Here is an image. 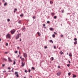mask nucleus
Here are the masks:
<instances>
[{
	"mask_svg": "<svg viewBox=\"0 0 78 78\" xmlns=\"http://www.w3.org/2000/svg\"><path fill=\"white\" fill-rule=\"evenodd\" d=\"M52 42V44L53 43V41H52V40H50V42Z\"/></svg>",
	"mask_w": 78,
	"mask_h": 78,
	"instance_id": "16",
	"label": "nucleus"
},
{
	"mask_svg": "<svg viewBox=\"0 0 78 78\" xmlns=\"http://www.w3.org/2000/svg\"><path fill=\"white\" fill-rule=\"evenodd\" d=\"M68 62H69V64H70V63H71L70 61L68 60Z\"/></svg>",
	"mask_w": 78,
	"mask_h": 78,
	"instance_id": "39",
	"label": "nucleus"
},
{
	"mask_svg": "<svg viewBox=\"0 0 78 78\" xmlns=\"http://www.w3.org/2000/svg\"><path fill=\"white\" fill-rule=\"evenodd\" d=\"M54 48L55 49H56V46H54Z\"/></svg>",
	"mask_w": 78,
	"mask_h": 78,
	"instance_id": "32",
	"label": "nucleus"
},
{
	"mask_svg": "<svg viewBox=\"0 0 78 78\" xmlns=\"http://www.w3.org/2000/svg\"><path fill=\"white\" fill-rule=\"evenodd\" d=\"M7 21H8V22H10V20L9 19H7Z\"/></svg>",
	"mask_w": 78,
	"mask_h": 78,
	"instance_id": "30",
	"label": "nucleus"
},
{
	"mask_svg": "<svg viewBox=\"0 0 78 78\" xmlns=\"http://www.w3.org/2000/svg\"><path fill=\"white\" fill-rule=\"evenodd\" d=\"M57 17L56 16H55L54 17V19H56V18Z\"/></svg>",
	"mask_w": 78,
	"mask_h": 78,
	"instance_id": "26",
	"label": "nucleus"
},
{
	"mask_svg": "<svg viewBox=\"0 0 78 78\" xmlns=\"http://www.w3.org/2000/svg\"><path fill=\"white\" fill-rule=\"evenodd\" d=\"M47 23H50V21H47Z\"/></svg>",
	"mask_w": 78,
	"mask_h": 78,
	"instance_id": "35",
	"label": "nucleus"
},
{
	"mask_svg": "<svg viewBox=\"0 0 78 78\" xmlns=\"http://www.w3.org/2000/svg\"><path fill=\"white\" fill-rule=\"evenodd\" d=\"M27 54L26 53H24V57L26 58L27 57Z\"/></svg>",
	"mask_w": 78,
	"mask_h": 78,
	"instance_id": "11",
	"label": "nucleus"
},
{
	"mask_svg": "<svg viewBox=\"0 0 78 78\" xmlns=\"http://www.w3.org/2000/svg\"><path fill=\"white\" fill-rule=\"evenodd\" d=\"M16 32V30L13 29V30H12L11 31V34H14V33Z\"/></svg>",
	"mask_w": 78,
	"mask_h": 78,
	"instance_id": "3",
	"label": "nucleus"
},
{
	"mask_svg": "<svg viewBox=\"0 0 78 78\" xmlns=\"http://www.w3.org/2000/svg\"><path fill=\"white\" fill-rule=\"evenodd\" d=\"M61 37H63V35H62L61 36Z\"/></svg>",
	"mask_w": 78,
	"mask_h": 78,
	"instance_id": "47",
	"label": "nucleus"
},
{
	"mask_svg": "<svg viewBox=\"0 0 78 78\" xmlns=\"http://www.w3.org/2000/svg\"><path fill=\"white\" fill-rule=\"evenodd\" d=\"M5 66V64H2V67H4Z\"/></svg>",
	"mask_w": 78,
	"mask_h": 78,
	"instance_id": "40",
	"label": "nucleus"
},
{
	"mask_svg": "<svg viewBox=\"0 0 78 78\" xmlns=\"http://www.w3.org/2000/svg\"><path fill=\"white\" fill-rule=\"evenodd\" d=\"M19 56H20V55H18V58H19Z\"/></svg>",
	"mask_w": 78,
	"mask_h": 78,
	"instance_id": "58",
	"label": "nucleus"
},
{
	"mask_svg": "<svg viewBox=\"0 0 78 78\" xmlns=\"http://www.w3.org/2000/svg\"><path fill=\"white\" fill-rule=\"evenodd\" d=\"M8 69H9V70H10V69H11V68H10V67H9L8 68Z\"/></svg>",
	"mask_w": 78,
	"mask_h": 78,
	"instance_id": "44",
	"label": "nucleus"
},
{
	"mask_svg": "<svg viewBox=\"0 0 78 78\" xmlns=\"http://www.w3.org/2000/svg\"><path fill=\"white\" fill-rule=\"evenodd\" d=\"M60 53L61 55H62V54H64V53L62 52V51H60Z\"/></svg>",
	"mask_w": 78,
	"mask_h": 78,
	"instance_id": "18",
	"label": "nucleus"
},
{
	"mask_svg": "<svg viewBox=\"0 0 78 78\" xmlns=\"http://www.w3.org/2000/svg\"><path fill=\"white\" fill-rule=\"evenodd\" d=\"M44 28H46V27H44Z\"/></svg>",
	"mask_w": 78,
	"mask_h": 78,
	"instance_id": "60",
	"label": "nucleus"
},
{
	"mask_svg": "<svg viewBox=\"0 0 78 78\" xmlns=\"http://www.w3.org/2000/svg\"><path fill=\"white\" fill-rule=\"evenodd\" d=\"M18 73L17 72H15V75H16L17 77H19V74H18Z\"/></svg>",
	"mask_w": 78,
	"mask_h": 78,
	"instance_id": "4",
	"label": "nucleus"
},
{
	"mask_svg": "<svg viewBox=\"0 0 78 78\" xmlns=\"http://www.w3.org/2000/svg\"><path fill=\"white\" fill-rule=\"evenodd\" d=\"M74 45H76L77 44V41H76L75 42H74Z\"/></svg>",
	"mask_w": 78,
	"mask_h": 78,
	"instance_id": "8",
	"label": "nucleus"
},
{
	"mask_svg": "<svg viewBox=\"0 0 78 78\" xmlns=\"http://www.w3.org/2000/svg\"><path fill=\"white\" fill-rule=\"evenodd\" d=\"M6 38H8L9 39H11V35L9 34H7L6 35Z\"/></svg>",
	"mask_w": 78,
	"mask_h": 78,
	"instance_id": "2",
	"label": "nucleus"
},
{
	"mask_svg": "<svg viewBox=\"0 0 78 78\" xmlns=\"http://www.w3.org/2000/svg\"><path fill=\"white\" fill-rule=\"evenodd\" d=\"M69 56H70V57L72 56V55H71L70 54H69Z\"/></svg>",
	"mask_w": 78,
	"mask_h": 78,
	"instance_id": "20",
	"label": "nucleus"
},
{
	"mask_svg": "<svg viewBox=\"0 0 78 78\" xmlns=\"http://www.w3.org/2000/svg\"><path fill=\"white\" fill-rule=\"evenodd\" d=\"M20 59H22V57H20Z\"/></svg>",
	"mask_w": 78,
	"mask_h": 78,
	"instance_id": "55",
	"label": "nucleus"
},
{
	"mask_svg": "<svg viewBox=\"0 0 78 78\" xmlns=\"http://www.w3.org/2000/svg\"><path fill=\"white\" fill-rule=\"evenodd\" d=\"M2 5V3L1 2H0V6Z\"/></svg>",
	"mask_w": 78,
	"mask_h": 78,
	"instance_id": "53",
	"label": "nucleus"
},
{
	"mask_svg": "<svg viewBox=\"0 0 78 78\" xmlns=\"http://www.w3.org/2000/svg\"><path fill=\"white\" fill-rule=\"evenodd\" d=\"M17 49H19V48H20V47H17Z\"/></svg>",
	"mask_w": 78,
	"mask_h": 78,
	"instance_id": "43",
	"label": "nucleus"
},
{
	"mask_svg": "<svg viewBox=\"0 0 78 78\" xmlns=\"http://www.w3.org/2000/svg\"><path fill=\"white\" fill-rule=\"evenodd\" d=\"M6 72V71H3V73H5Z\"/></svg>",
	"mask_w": 78,
	"mask_h": 78,
	"instance_id": "50",
	"label": "nucleus"
},
{
	"mask_svg": "<svg viewBox=\"0 0 78 78\" xmlns=\"http://www.w3.org/2000/svg\"><path fill=\"white\" fill-rule=\"evenodd\" d=\"M67 15H68V14H70V13H68L67 14Z\"/></svg>",
	"mask_w": 78,
	"mask_h": 78,
	"instance_id": "49",
	"label": "nucleus"
},
{
	"mask_svg": "<svg viewBox=\"0 0 78 78\" xmlns=\"http://www.w3.org/2000/svg\"><path fill=\"white\" fill-rule=\"evenodd\" d=\"M67 67H70V64H68L67 65Z\"/></svg>",
	"mask_w": 78,
	"mask_h": 78,
	"instance_id": "29",
	"label": "nucleus"
},
{
	"mask_svg": "<svg viewBox=\"0 0 78 78\" xmlns=\"http://www.w3.org/2000/svg\"><path fill=\"white\" fill-rule=\"evenodd\" d=\"M37 34H38V36H41V33L39 32H37Z\"/></svg>",
	"mask_w": 78,
	"mask_h": 78,
	"instance_id": "12",
	"label": "nucleus"
},
{
	"mask_svg": "<svg viewBox=\"0 0 78 78\" xmlns=\"http://www.w3.org/2000/svg\"><path fill=\"white\" fill-rule=\"evenodd\" d=\"M8 60L9 62H12V60L11 59V58H10V57H8Z\"/></svg>",
	"mask_w": 78,
	"mask_h": 78,
	"instance_id": "5",
	"label": "nucleus"
},
{
	"mask_svg": "<svg viewBox=\"0 0 78 78\" xmlns=\"http://www.w3.org/2000/svg\"><path fill=\"white\" fill-rule=\"evenodd\" d=\"M24 78H26V77H24Z\"/></svg>",
	"mask_w": 78,
	"mask_h": 78,
	"instance_id": "64",
	"label": "nucleus"
},
{
	"mask_svg": "<svg viewBox=\"0 0 78 78\" xmlns=\"http://www.w3.org/2000/svg\"><path fill=\"white\" fill-rule=\"evenodd\" d=\"M21 20H20L18 22V23H20H20H21Z\"/></svg>",
	"mask_w": 78,
	"mask_h": 78,
	"instance_id": "15",
	"label": "nucleus"
},
{
	"mask_svg": "<svg viewBox=\"0 0 78 78\" xmlns=\"http://www.w3.org/2000/svg\"><path fill=\"white\" fill-rule=\"evenodd\" d=\"M25 72L26 73H27V70H25Z\"/></svg>",
	"mask_w": 78,
	"mask_h": 78,
	"instance_id": "37",
	"label": "nucleus"
},
{
	"mask_svg": "<svg viewBox=\"0 0 78 78\" xmlns=\"http://www.w3.org/2000/svg\"><path fill=\"white\" fill-rule=\"evenodd\" d=\"M21 36V34H19L16 35V39H18L19 38V37Z\"/></svg>",
	"mask_w": 78,
	"mask_h": 78,
	"instance_id": "1",
	"label": "nucleus"
},
{
	"mask_svg": "<svg viewBox=\"0 0 78 78\" xmlns=\"http://www.w3.org/2000/svg\"><path fill=\"white\" fill-rule=\"evenodd\" d=\"M29 73H30V72L31 71V70L29 69Z\"/></svg>",
	"mask_w": 78,
	"mask_h": 78,
	"instance_id": "41",
	"label": "nucleus"
},
{
	"mask_svg": "<svg viewBox=\"0 0 78 78\" xmlns=\"http://www.w3.org/2000/svg\"><path fill=\"white\" fill-rule=\"evenodd\" d=\"M19 53L20 55V51H19Z\"/></svg>",
	"mask_w": 78,
	"mask_h": 78,
	"instance_id": "48",
	"label": "nucleus"
},
{
	"mask_svg": "<svg viewBox=\"0 0 78 78\" xmlns=\"http://www.w3.org/2000/svg\"><path fill=\"white\" fill-rule=\"evenodd\" d=\"M1 40L2 39L1 38H0V41H1Z\"/></svg>",
	"mask_w": 78,
	"mask_h": 78,
	"instance_id": "57",
	"label": "nucleus"
},
{
	"mask_svg": "<svg viewBox=\"0 0 78 78\" xmlns=\"http://www.w3.org/2000/svg\"><path fill=\"white\" fill-rule=\"evenodd\" d=\"M43 25V27H45V24H44Z\"/></svg>",
	"mask_w": 78,
	"mask_h": 78,
	"instance_id": "38",
	"label": "nucleus"
},
{
	"mask_svg": "<svg viewBox=\"0 0 78 78\" xmlns=\"http://www.w3.org/2000/svg\"><path fill=\"white\" fill-rule=\"evenodd\" d=\"M11 71H12V72H13V70H11Z\"/></svg>",
	"mask_w": 78,
	"mask_h": 78,
	"instance_id": "54",
	"label": "nucleus"
},
{
	"mask_svg": "<svg viewBox=\"0 0 78 78\" xmlns=\"http://www.w3.org/2000/svg\"><path fill=\"white\" fill-rule=\"evenodd\" d=\"M74 41H77V39L76 38H75L74 39Z\"/></svg>",
	"mask_w": 78,
	"mask_h": 78,
	"instance_id": "25",
	"label": "nucleus"
},
{
	"mask_svg": "<svg viewBox=\"0 0 78 78\" xmlns=\"http://www.w3.org/2000/svg\"><path fill=\"white\" fill-rule=\"evenodd\" d=\"M30 77H31V78H32V76H30Z\"/></svg>",
	"mask_w": 78,
	"mask_h": 78,
	"instance_id": "59",
	"label": "nucleus"
},
{
	"mask_svg": "<svg viewBox=\"0 0 78 78\" xmlns=\"http://www.w3.org/2000/svg\"><path fill=\"white\" fill-rule=\"evenodd\" d=\"M23 31H25V30H26V29L25 28H23Z\"/></svg>",
	"mask_w": 78,
	"mask_h": 78,
	"instance_id": "23",
	"label": "nucleus"
},
{
	"mask_svg": "<svg viewBox=\"0 0 78 78\" xmlns=\"http://www.w3.org/2000/svg\"><path fill=\"white\" fill-rule=\"evenodd\" d=\"M58 68H61V67H60V66H58Z\"/></svg>",
	"mask_w": 78,
	"mask_h": 78,
	"instance_id": "51",
	"label": "nucleus"
},
{
	"mask_svg": "<svg viewBox=\"0 0 78 78\" xmlns=\"http://www.w3.org/2000/svg\"><path fill=\"white\" fill-rule=\"evenodd\" d=\"M6 46H8V44L7 43H6Z\"/></svg>",
	"mask_w": 78,
	"mask_h": 78,
	"instance_id": "42",
	"label": "nucleus"
},
{
	"mask_svg": "<svg viewBox=\"0 0 78 78\" xmlns=\"http://www.w3.org/2000/svg\"><path fill=\"white\" fill-rule=\"evenodd\" d=\"M22 41V39H20V41Z\"/></svg>",
	"mask_w": 78,
	"mask_h": 78,
	"instance_id": "56",
	"label": "nucleus"
},
{
	"mask_svg": "<svg viewBox=\"0 0 78 78\" xmlns=\"http://www.w3.org/2000/svg\"><path fill=\"white\" fill-rule=\"evenodd\" d=\"M3 2H5V0H3Z\"/></svg>",
	"mask_w": 78,
	"mask_h": 78,
	"instance_id": "63",
	"label": "nucleus"
},
{
	"mask_svg": "<svg viewBox=\"0 0 78 78\" xmlns=\"http://www.w3.org/2000/svg\"><path fill=\"white\" fill-rule=\"evenodd\" d=\"M67 55H69V53H67Z\"/></svg>",
	"mask_w": 78,
	"mask_h": 78,
	"instance_id": "61",
	"label": "nucleus"
},
{
	"mask_svg": "<svg viewBox=\"0 0 78 78\" xmlns=\"http://www.w3.org/2000/svg\"><path fill=\"white\" fill-rule=\"evenodd\" d=\"M15 64H16V59H15L13 64H14V65H15Z\"/></svg>",
	"mask_w": 78,
	"mask_h": 78,
	"instance_id": "13",
	"label": "nucleus"
},
{
	"mask_svg": "<svg viewBox=\"0 0 78 78\" xmlns=\"http://www.w3.org/2000/svg\"><path fill=\"white\" fill-rule=\"evenodd\" d=\"M20 17H22V16H23V14H21L20 15Z\"/></svg>",
	"mask_w": 78,
	"mask_h": 78,
	"instance_id": "24",
	"label": "nucleus"
},
{
	"mask_svg": "<svg viewBox=\"0 0 78 78\" xmlns=\"http://www.w3.org/2000/svg\"><path fill=\"white\" fill-rule=\"evenodd\" d=\"M49 30H50L51 31H53V30L54 29L53 28L51 27L49 28Z\"/></svg>",
	"mask_w": 78,
	"mask_h": 78,
	"instance_id": "7",
	"label": "nucleus"
},
{
	"mask_svg": "<svg viewBox=\"0 0 78 78\" xmlns=\"http://www.w3.org/2000/svg\"><path fill=\"white\" fill-rule=\"evenodd\" d=\"M62 13H64V10H62Z\"/></svg>",
	"mask_w": 78,
	"mask_h": 78,
	"instance_id": "27",
	"label": "nucleus"
},
{
	"mask_svg": "<svg viewBox=\"0 0 78 78\" xmlns=\"http://www.w3.org/2000/svg\"><path fill=\"white\" fill-rule=\"evenodd\" d=\"M52 37H55V34H53L52 35Z\"/></svg>",
	"mask_w": 78,
	"mask_h": 78,
	"instance_id": "19",
	"label": "nucleus"
},
{
	"mask_svg": "<svg viewBox=\"0 0 78 78\" xmlns=\"http://www.w3.org/2000/svg\"><path fill=\"white\" fill-rule=\"evenodd\" d=\"M68 75L70 76V75H71V73H68Z\"/></svg>",
	"mask_w": 78,
	"mask_h": 78,
	"instance_id": "21",
	"label": "nucleus"
},
{
	"mask_svg": "<svg viewBox=\"0 0 78 78\" xmlns=\"http://www.w3.org/2000/svg\"><path fill=\"white\" fill-rule=\"evenodd\" d=\"M18 51H16L15 52V53H17Z\"/></svg>",
	"mask_w": 78,
	"mask_h": 78,
	"instance_id": "34",
	"label": "nucleus"
},
{
	"mask_svg": "<svg viewBox=\"0 0 78 78\" xmlns=\"http://www.w3.org/2000/svg\"><path fill=\"white\" fill-rule=\"evenodd\" d=\"M17 9H15L14 11V13H15V12H16V11H17Z\"/></svg>",
	"mask_w": 78,
	"mask_h": 78,
	"instance_id": "17",
	"label": "nucleus"
},
{
	"mask_svg": "<svg viewBox=\"0 0 78 78\" xmlns=\"http://www.w3.org/2000/svg\"><path fill=\"white\" fill-rule=\"evenodd\" d=\"M33 19H35V17L34 16L33 17Z\"/></svg>",
	"mask_w": 78,
	"mask_h": 78,
	"instance_id": "52",
	"label": "nucleus"
},
{
	"mask_svg": "<svg viewBox=\"0 0 78 78\" xmlns=\"http://www.w3.org/2000/svg\"><path fill=\"white\" fill-rule=\"evenodd\" d=\"M61 49V48H59V49Z\"/></svg>",
	"mask_w": 78,
	"mask_h": 78,
	"instance_id": "62",
	"label": "nucleus"
},
{
	"mask_svg": "<svg viewBox=\"0 0 78 78\" xmlns=\"http://www.w3.org/2000/svg\"><path fill=\"white\" fill-rule=\"evenodd\" d=\"M22 67H23V66H25V63H23V62H22Z\"/></svg>",
	"mask_w": 78,
	"mask_h": 78,
	"instance_id": "9",
	"label": "nucleus"
},
{
	"mask_svg": "<svg viewBox=\"0 0 78 78\" xmlns=\"http://www.w3.org/2000/svg\"><path fill=\"white\" fill-rule=\"evenodd\" d=\"M4 60L5 61H7V59H6V58H4Z\"/></svg>",
	"mask_w": 78,
	"mask_h": 78,
	"instance_id": "33",
	"label": "nucleus"
},
{
	"mask_svg": "<svg viewBox=\"0 0 78 78\" xmlns=\"http://www.w3.org/2000/svg\"><path fill=\"white\" fill-rule=\"evenodd\" d=\"M73 78H75V77H76V76L75 75L73 74Z\"/></svg>",
	"mask_w": 78,
	"mask_h": 78,
	"instance_id": "10",
	"label": "nucleus"
},
{
	"mask_svg": "<svg viewBox=\"0 0 78 78\" xmlns=\"http://www.w3.org/2000/svg\"><path fill=\"white\" fill-rule=\"evenodd\" d=\"M32 68L33 69V70H35V69L34 67H32Z\"/></svg>",
	"mask_w": 78,
	"mask_h": 78,
	"instance_id": "28",
	"label": "nucleus"
},
{
	"mask_svg": "<svg viewBox=\"0 0 78 78\" xmlns=\"http://www.w3.org/2000/svg\"><path fill=\"white\" fill-rule=\"evenodd\" d=\"M61 74V72H58L57 73V75L58 76H59V75H60Z\"/></svg>",
	"mask_w": 78,
	"mask_h": 78,
	"instance_id": "6",
	"label": "nucleus"
},
{
	"mask_svg": "<svg viewBox=\"0 0 78 78\" xmlns=\"http://www.w3.org/2000/svg\"><path fill=\"white\" fill-rule=\"evenodd\" d=\"M54 34H57L55 32H54Z\"/></svg>",
	"mask_w": 78,
	"mask_h": 78,
	"instance_id": "46",
	"label": "nucleus"
},
{
	"mask_svg": "<svg viewBox=\"0 0 78 78\" xmlns=\"http://www.w3.org/2000/svg\"><path fill=\"white\" fill-rule=\"evenodd\" d=\"M51 59V61H53V60H54V58H53V57H52Z\"/></svg>",
	"mask_w": 78,
	"mask_h": 78,
	"instance_id": "14",
	"label": "nucleus"
},
{
	"mask_svg": "<svg viewBox=\"0 0 78 78\" xmlns=\"http://www.w3.org/2000/svg\"><path fill=\"white\" fill-rule=\"evenodd\" d=\"M47 48V46H44V48Z\"/></svg>",
	"mask_w": 78,
	"mask_h": 78,
	"instance_id": "36",
	"label": "nucleus"
},
{
	"mask_svg": "<svg viewBox=\"0 0 78 78\" xmlns=\"http://www.w3.org/2000/svg\"><path fill=\"white\" fill-rule=\"evenodd\" d=\"M7 5V3H6V2L5 4H4V6H6V5Z\"/></svg>",
	"mask_w": 78,
	"mask_h": 78,
	"instance_id": "31",
	"label": "nucleus"
},
{
	"mask_svg": "<svg viewBox=\"0 0 78 78\" xmlns=\"http://www.w3.org/2000/svg\"><path fill=\"white\" fill-rule=\"evenodd\" d=\"M53 2H51V1H50V4H53Z\"/></svg>",
	"mask_w": 78,
	"mask_h": 78,
	"instance_id": "22",
	"label": "nucleus"
},
{
	"mask_svg": "<svg viewBox=\"0 0 78 78\" xmlns=\"http://www.w3.org/2000/svg\"><path fill=\"white\" fill-rule=\"evenodd\" d=\"M8 52H5V54H7L8 53Z\"/></svg>",
	"mask_w": 78,
	"mask_h": 78,
	"instance_id": "45",
	"label": "nucleus"
}]
</instances>
